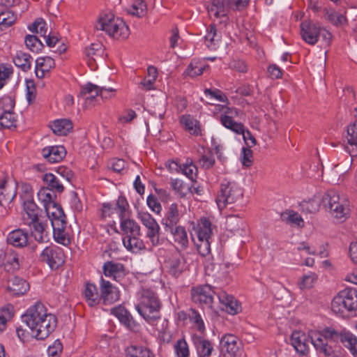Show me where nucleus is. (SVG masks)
I'll list each match as a JSON object with an SVG mask.
<instances>
[{
	"label": "nucleus",
	"instance_id": "obj_1",
	"mask_svg": "<svg viewBox=\"0 0 357 357\" xmlns=\"http://www.w3.org/2000/svg\"><path fill=\"white\" fill-rule=\"evenodd\" d=\"M22 320L38 340L47 337L55 330L57 324L56 316L47 313V309L41 303H37L29 307L22 316Z\"/></svg>",
	"mask_w": 357,
	"mask_h": 357
},
{
	"label": "nucleus",
	"instance_id": "obj_2",
	"mask_svg": "<svg viewBox=\"0 0 357 357\" xmlns=\"http://www.w3.org/2000/svg\"><path fill=\"white\" fill-rule=\"evenodd\" d=\"M29 198L31 196L28 195ZM40 208L31 199H27L23 203V209L21 212V220L24 225L30 227L33 230V235L36 241L43 243L48 241L47 224L43 222L39 218Z\"/></svg>",
	"mask_w": 357,
	"mask_h": 357
},
{
	"label": "nucleus",
	"instance_id": "obj_3",
	"mask_svg": "<svg viewBox=\"0 0 357 357\" xmlns=\"http://www.w3.org/2000/svg\"><path fill=\"white\" fill-rule=\"evenodd\" d=\"M135 308L150 324H154L161 317V303L156 293L150 289H143L139 292V303Z\"/></svg>",
	"mask_w": 357,
	"mask_h": 357
},
{
	"label": "nucleus",
	"instance_id": "obj_4",
	"mask_svg": "<svg viewBox=\"0 0 357 357\" xmlns=\"http://www.w3.org/2000/svg\"><path fill=\"white\" fill-rule=\"evenodd\" d=\"M321 204L334 218L341 222L344 221L349 215V202L334 190H328L323 196Z\"/></svg>",
	"mask_w": 357,
	"mask_h": 357
},
{
	"label": "nucleus",
	"instance_id": "obj_5",
	"mask_svg": "<svg viewBox=\"0 0 357 357\" xmlns=\"http://www.w3.org/2000/svg\"><path fill=\"white\" fill-rule=\"evenodd\" d=\"M97 30L105 31L107 35L114 38H123L129 34V29L125 22L115 18L112 13H105L101 15L95 25Z\"/></svg>",
	"mask_w": 357,
	"mask_h": 357
},
{
	"label": "nucleus",
	"instance_id": "obj_6",
	"mask_svg": "<svg viewBox=\"0 0 357 357\" xmlns=\"http://www.w3.org/2000/svg\"><path fill=\"white\" fill-rule=\"evenodd\" d=\"M331 310L340 315H342L344 310H357V289L347 287L340 291L332 301Z\"/></svg>",
	"mask_w": 357,
	"mask_h": 357
},
{
	"label": "nucleus",
	"instance_id": "obj_7",
	"mask_svg": "<svg viewBox=\"0 0 357 357\" xmlns=\"http://www.w3.org/2000/svg\"><path fill=\"white\" fill-rule=\"evenodd\" d=\"M243 190L234 183H222L216 198V202L220 209H223L227 204H231L241 199Z\"/></svg>",
	"mask_w": 357,
	"mask_h": 357
},
{
	"label": "nucleus",
	"instance_id": "obj_8",
	"mask_svg": "<svg viewBox=\"0 0 357 357\" xmlns=\"http://www.w3.org/2000/svg\"><path fill=\"white\" fill-rule=\"evenodd\" d=\"M39 261L46 263L52 269H57L65 261L63 250L56 245L46 247L39 256Z\"/></svg>",
	"mask_w": 357,
	"mask_h": 357
},
{
	"label": "nucleus",
	"instance_id": "obj_9",
	"mask_svg": "<svg viewBox=\"0 0 357 357\" xmlns=\"http://www.w3.org/2000/svg\"><path fill=\"white\" fill-rule=\"evenodd\" d=\"M214 291L210 285H199L191 290V296L195 303L202 307L211 308L213 302Z\"/></svg>",
	"mask_w": 357,
	"mask_h": 357
},
{
	"label": "nucleus",
	"instance_id": "obj_10",
	"mask_svg": "<svg viewBox=\"0 0 357 357\" xmlns=\"http://www.w3.org/2000/svg\"><path fill=\"white\" fill-rule=\"evenodd\" d=\"M320 25L310 20H305L301 24V35L303 40L309 45H314L318 41Z\"/></svg>",
	"mask_w": 357,
	"mask_h": 357
},
{
	"label": "nucleus",
	"instance_id": "obj_11",
	"mask_svg": "<svg viewBox=\"0 0 357 357\" xmlns=\"http://www.w3.org/2000/svg\"><path fill=\"white\" fill-rule=\"evenodd\" d=\"M232 8L231 0H211L206 6L210 17H215L227 16L228 10Z\"/></svg>",
	"mask_w": 357,
	"mask_h": 357
},
{
	"label": "nucleus",
	"instance_id": "obj_12",
	"mask_svg": "<svg viewBox=\"0 0 357 357\" xmlns=\"http://www.w3.org/2000/svg\"><path fill=\"white\" fill-rule=\"evenodd\" d=\"M184 266L183 257L179 253L172 255L165 262L167 272L174 277H177L183 272Z\"/></svg>",
	"mask_w": 357,
	"mask_h": 357
},
{
	"label": "nucleus",
	"instance_id": "obj_13",
	"mask_svg": "<svg viewBox=\"0 0 357 357\" xmlns=\"http://www.w3.org/2000/svg\"><path fill=\"white\" fill-rule=\"evenodd\" d=\"M103 272L106 277L112 278L116 281H119L126 275V269L123 264L114 261H107L103 265Z\"/></svg>",
	"mask_w": 357,
	"mask_h": 357
},
{
	"label": "nucleus",
	"instance_id": "obj_14",
	"mask_svg": "<svg viewBox=\"0 0 357 357\" xmlns=\"http://www.w3.org/2000/svg\"><path fill=\"white\" fill-rule=\"evenodd\" d=\"M180 220V213L176 204H172L162 219V225L165 230H172L173 227H177Z\"/></svg>",
	"mask_w": 357,
	"mask_h": 357
},
{
	"label": "nucleus",
	"instance_id": "obj_15",
	"mask_svg": "<svg viewBox=\"0 0 357 357\" xmlns=\"http://www.w3.org/2000/svg\"><path fill=\"white\" fill-rule=\"evenodd\" d=\"M45 159L50 163L59 162L66 156V151L63 146H53L45 147L42 150Z\"/></svg>",
	"mask_w": 357,
	"mask_h": 357
},
{
	"label": "nucleus",
	"instance_id": "obj_16",
	"mask_svg": "<svg viewBox=\"0 0 357 357\" xmlns=\"http://www.w3.org/2000/svg\"><path fill=\"white\" fill-rule=\"evenodd\" d=\"M111 313L116 317L128 329L135 331L137 326L130 312L123 307L119 305L111 310Z\"/></svg>",
	"mask_w": 357,
	"mask_h": 357
},
{
	"label": "nucleus",
	"instance_id": "obj_17",
	"mask_svg": "<svg viewBox=\"0 0 357 357\" xmlns=\"http://www.w3.org/2000/svg\"><path fill=\"white\" fill-rule=\"evenodd\" d=\"M312 343L319 352L323 353L326 356H331L334 354V349L330 342H325L321 339V335L317 332H312L310 335Z\"/></svg>",
	"mask_w": 357,
	"mask_h": 357
},
{
	"label": "nucleus",
	"instance_id": "obj_18",
	"mask_svg": "<svg viewBox=\"0 0 357 357\" xmlns=\"http://www.w3.org/2000/svg\"><path fill=\"white\" fill-rule=\"evenodd\" d=\"M29 283L21 278L15 276L8 281L7 289L13 295H23L29 290Z\"/></svg>",
	"mask_w": 357,
	"mask_h": 357
},
{
	"label": "nucleus",
	"instance_id": "obj_19",
	"mask_svg": "<svg viewBox=\"0 0 357 357\" xmlns=\"http://www.w3.org/2000/svg\"><path fill=\"white\" fill-rule=\"evenodd\" d=\"M100 292V299L102 298L105 303H112L119 298L116 287L104 279L101 280Z\"/></svg>",
	"mask_w": 357,
	"mask_h": 357
},
{
	"label": "nucleus",
	"instance_id": "obj_20",
	"mask_svg": "<svg viewBox=\"0 0 357 357\" xmlns=\"http://www.w3.org/2000/svg\"><path fill=\"white\" fill-rule=\"evenodd\" d=\"M233 114V109L227 108L225 114H221L220 116V121L222 126L225 128L231 130L236 134H244L243 125L241 123L234 121L229 114Z\"/></svg>",
	"mask_w": 357,
	"mask_h": 357
},
{
	"label": "nucleus",
	"instance_id": "obj_21",
	"mask_svg": "<svg viewBox=\"0 0 357 357\" xmlns=\"http://www.w3.org/2000/svg\"><path fill=\"white\" fill-rule=\"evenodd\" d=\"M15 195V191L8 186L7 178L5 177L0 181V206L5 208L8 206Z\"/></svg>",
	"mask_w": 357,
	"mask_h": 357
},
{
	"label": "nucleus",
	"instance_id": "obj_22",
	"mask_svg": "<svg viewBox=\"0 0 357 357\" xmlns=\"http://www.w3.org/2000/svg\"><path fill=\"white\" fill-rule=\"evenodd\" d=\"M218 298L220 302L225 305V310L228 313L236 314L239 312L241 306L233 296L222 292L219 294Z\"/></svg>",
	"mask_w": 357,
	"mask_h": 357
},
{
	"label": "nucleus",
	"instance_id": "obj_23",
	"mask_svg": "<svg viewBox=\"0 0 357 357\" xmlns=\"http://www.w3.org/2000/svg\"><path fill=\"white\" fill-rule=\"evenodd\" d=\"M100 89L98 85L92 83H87L82 87L81 95H89L85 100L86 106L94 105L96 97L100 96Z\"/></svg>",
	"mask_w": 357,
	"mask_h": 357
},
{
	"label": "nucleus",
	"instance_id": "obj_24",
	"mask_svg": "<svg viewBox=\"0 0 357 357\" xmlns=\"http://www.w3.org/2000/svg\"><path fill=\"white\" fill-rule=\"evenodd\" d=\"M49 126L54 134H67L73 131V122L67 119H56Z\"/></svg>",
	"mask_w": 357,
	"mask_h": 357
},
{
	"label": "nucleus",
	"instance_id": "obj_25",
	"mask_svg": "<svg viewBox=\"0 0 357 357\" xmlns=\"http://www.w3.org/2000/svg\"><path fill=\"white\" fill-rule=\"evenodd\" d=\"M220 344L222 349L231 356H235L238 350V339L234 335H225L221 338Z\"/></svg>",
	"mask_w": 357,
	"mask_h": 357
},
{
	"label": "nucleus",
	"instance_id": "obj_26",
	"mask_svg": "<svg viewBox=\"0 0 357 357\" xmlns=\"http://www.w3.org/2000/svg\"><path fill=\"white\" fill-rule=\"evenodd\" d=\"M83 294L85 301L89 306L93 307L99 303L100 296L95 284L87 282L85 285Z\"/></svg>",
	"mask_w": 357,
	"mask_h": 357
},
{
	"label": "nucleus",
	"instance_id": "obj_27",
	"mask_svg": "<svg viewBox=\"0 0 357 357\" xmlns=\"http://www.w3.org/2000/svg\"><path fill=\"white\" fill-rule=\"evenodd\" d=\"M291 344L297 352L305 354L307 350V343L305 335L301 331H294L291 337Z\"/></svg>",
	"mask_w": 357,
	"mask_h": 357
},
{
	"label": "nucleus",
	"instance_id": "obj_28",
	"mask_svg": "<svg viewBox=\"0 0 357 357\" xmlns=\"http://www.w3.org/2000/svg\"><path fill=\"white\" fill-rule=\"evenodd\" d=\"M194 344L199 357H210L211 356L213 347L209 340L197 337L194 340Z\"/></svg>",
	"mask_w": 357,
	"mask_h": 357
},
{
	"label": "nucleus",
	"instance_id": "obj_29",
	"mask_svg": "<svg viewBox=\"0 0 357 357\" xmlns=\"http://www.w3.org/2000/svg\"><path fill=\"white\" fill-rule=\"evenodd\" d=\"M222 36L215 25L211 24L207 30V33L204 37L206 46L211 50H216L221 40Z\"/></svg>",
	"mask_w": 357,
	"mask_h": 357
},
{
	"label": "nucleus",
	"instance_id": "obj_30",
	"mask_svg": "<svg viewBox=\"0 0 357 357\" xmlns=\"http://www.w3.org/2000/svg\"><path fill=\"white\" fill-rule=\"evenodd\" d=\"M7 241L15 247L22 248L28 244V234L22 229H16L9 234Z\"/></svg>",
	"mask_w": 357,
	"mask_h": 357
},
{
	"label": "nucleus",
	"instance_id": "obj_31",
	"mask_svg": "<svg viewBox=\"0 0 357 357\" xmlns=\"http://www.w3.org/2000/svg\"><path fill=\"white\" fill-rule=\"evenodd\" d=\"M197 151L200 156L198 160V163L200 167L204 169H209L212 168L215 163V160L213 153L208 149H205L203 146Z\"/></svg>",
	"mask_w": 357,
	"mask_h": 357
},
{
	"label": "nucleus",
	"instance_id": "obj_32",
	"mask_svg": "<svg viewBox=\"0 0 357 357\" xmlns=\"http://www.w3.org/2000/svg\"><path fill=\"white\" fill-rule=\"evenodd\" d=\"M340 339L354 357H357V337L349 332L340 334Z\"/></svg>",
	"mask_w": 357,
	"mask_h": 357
},
{
	"label": "nucleus",
	"instance_id": "obj_33",
	"mask_svg": "<svg viewBox=\"0 0 357 357\" xmlns=\"http://www.w3.org/2000/svg\"><path fill=\"white\" fill-rule=\"evenodd\" d=\"M139 237V236H125L123 238L124 246L133 252L144 250V243Z\"/></svg>",
	"mask_w": 357,
	"mask_h": 357
},
{
	"label": "nucleus",
	"instance_id": "obj_34",
	"mask_svg": "<svg viewBox=\"0 0 357 357\" xmlns=\"http://www.w3.org/2000/svg\"><path fill=\"white\" fill-rule=\"evenodd\" d=\"M4 266L8 271H15L20 269V259L17 253L14 251H8L4 256Z\"/></svg>",
	"mask_w": 357,
	"mask_h": 357
},
{
	"label": "nucleus",
	"instance_id": "obj_35",
	"mask_svg": "<svg viewBox=\"0 0 357 357\" xmlns=\"http://www.w3.org/2000/svg\"><path fill=\"white\" fill-rule=\"evenodd\" d=\"M31 61L32 57L29 54L22 51L17 52L13 56L15 65L24 71H27L31 68Z\"/></svg>",
	"mask_w": 357,
	"mask_h": 357
},
{
	"label": "nucleus",
	"instance_id": "obj_36",
	"mask_svg": "<svg viewBox=\"0 0 357 357\" xmlns=\"http://www.w3.org/2000/svg\"><path fill=\"white\" fill-rule=\"evenodd\" d=\"M126 357H155L150 349L142 346L131 345L126 349Z\"/></svg>",
	"mask_w": 357,
	"mask_h": 357
},
{
	"label": "nucleus",
	"instance_id": "obj_37",
	"mask_svg": "<svg viewBox=\"0 0 357 357\" xmlns=\"http://www.w3.org/2000/svg\"><path fill=\"white\" fill-rule=\"evenodd\" d=\"M121 228L125 236H140V227L130 219L121 220Z\"/></svg>",
	"mask_w": 357,
	"mask_h": 357
},
{
	"label": "nucleus",
	"instance_id": "obj_38",
	"mask_svg": "<svg viewBox=\"0 0 357 357\" xmlns=\"http://www.w3.org/2000/svg\"><path fill=\"white\" fill-rule=\"evenodd\" d=\"M167 231L173 235L175 242H177L182 248H185L188 246V239L184 227L177 226L173 227L172 230H168Z\"/></svg>",
	"mask_w": 357,
	"mask_h": 357
},
{
	"label": "nucleus",
	"instance_id": "obj_39",
	"mask_svg": "<svg viewBox=\"0 0 357 357\" xmlns=\"http://www.w3.org/2000/svg\"><path fill=\"white\" fill-rule=\"evenodd\" d=\"M198 239H210L212 235L211 222L207 218H202L197 231Z\"/></svg>",
	"mask_w": 357,
	"mask_h": 357
},
{
	"label": "nucleus",
	"instance_id": "obj_40",
	"mask_svg": "<svg viewBox=\"0 0 357 357\" xmlns=\"http://www.w3.org/2000/svg\"><path fill=\"white\" fill-rule=\"evenodd\" d=\"M16 20V17L11 11L0 8V31L10 26Z\"/></svg>",
	"mask_w": 357,
	"mask_h": 357
},
{
	"label": "nucleus",
	"instance_id": "obj_41",
	"mask_svg": "<svg viewBox=\"0 0 357 357\" xmlns=\"http://www.w3.org/2000/svg\"><path fill=\"white\" fill-rule=\"evenodd\" d=\"M43 181L47 185L46 188L51 191H56L61 193L63 191L64 187L61 181L52 174H45L43 176Z\"/></svg>",
	"mask_w": 357,
	"mask_h": 357
},
{
	"label": "nucleus",
	"instance_id": "obj_42",
	"mask_svg": "<svg viewBox=\"0 0 357 357\" xmlns=\"http://www.w3.org/2000/svg\"><path fill=\"white\" fill-rule=\"evenodd\" d=\"M103 50L99 45L92 44L89 47L86 49V55L89 58L88 63L92 70L96 68L93 67V63L97 61V58L100 56Z\"/></svg>",
	"mask_w": 357,
	"mask_h": 357
},
{
	"label": "nucleus",
	"instance_id": "obj_43",
	"mask_svg": "<svg viewBox=\"0 0 357 357\" xmlns=\"http://www.w3.org/2000/svg\"><path fill=\"white\" fill-rule=\"evenodd\" d=\"M324 17L335 26H342L347 22L346 17L342 14L333 10H326Z\"/></svg>",
	"mask_w": 357,
	"mask_h": 357
},
{
	"label": "nucleus",
	"instance_id": "obj_44",
	"mask_svg": "<svg viewBox=\"0 0 357 357\" xmlns=\"http://www.w3.org/2000/svg\"><path fill=\"white\" fill-rule=\"evenodd\" d=\"M176 357H190V348L185 339L178 340L174 344Z\"/></svg>",
	"mask_w": 357,
	"mask_h": 357
},
{
	"label": "nucleus",
	"instance_id": "obj_45",
	"mask_svg": "<svg viewBox=\"0 0 357 357\" xmlns=\"http://www.w3.org/2000/svg\"><path fill=\"white\" fill-rule=\"evenodd\" d=\"M45 211L50 220L64 218L66 216L61 206L55 202L50 205H47Z\"/></svg>",
	"mask_w": 357,
	"mask_h": 357
},
{
	"label": "nucleus",
	"instance_id": "obj_46",
	"mask_svg": "<svg viewBox=\"0 0 357 357\" xmlns=\"http://www.w3.org/2000/svg\"><path fill=\"white\" fill-rule=\"evenodd\" d=\"M181 123L188 131L193 130L195 134H198V132H201L199 127V122L190 116H183L181 118Z\"/></svg>",
	"mask_w": 357,
	"mask_h": 357
},
{
	"label": "nucleus",
	"instance_id": "obj_47",
	"mask_svg": "<svg viewBox=\"0 0 357 357\" xmlns=\"http://www.w3.org/2000/svg\"><path fill=\"white\" fill-rule=\"evenodd\" d=\"M281 218L283 221L287 223L294 224L299 227L303 226V220L301 216L294 211L284 212L281 214Z\"/></svg>",
	"mask_w": 357,
	"mask_h": 357
},
{
	"label": "nucleus",
	"instance_id": "obj_48",
	"mask_svg": "<svg viewBox=\"0 0 357 357\" xmlns=\"http://www.w3.org/2000/svg\"><path fill=\"white\" fill-rule=\"evenodd\" d=\"M205 68L206 66L203 65L200 61L193 60L188 66L186 73L192 77H196L202 75Z\"/></svg>",
	"mask_w": 357,
	"mask_h": 357
},
{
	"label": "nucleus",
	"instance_id": "obj_49",
	"mask_svg": "<svg viewBox=\"0 0 357 357\" xmlns=\"http://www.w3.org/2000/svg\"><path fill=\"white\" fill-rule=\"evenodd\" d=\"M29 29L31 32L37 33L44 38L47 36V24L42 19L36 20L31 26H29Z\"/></svg>",
	"mask_w": 357,
	"mask_h": 357
},
{
	"label": "nucleus",
	"instance_id": "obj_50",
	"mask_svg": "<svg viewBox=\"0 0 357 357\" xmlns=\"http://www.w3.org/2000/svg\"><path fill=\"white\" fill-rule=\"evenodd\" d=\"M38 197L39 200L44 204L45 208H46L47 205H50L54 202V199L56 195L49 188H43L38 192Z\"/></svg>",
	"mask_w": 357,
	"mask_h": 357
},
{
	"label": "nucleus",
	"instance_id": "obj_51",
	"mask_svg": "<svg viewBox=\"0 0 357 357\" xmlns=\"http://www.w3.org/2000/svg\"><path fill=\"white\" fill-rule=\"evenodd\" d=\"M188 316L194 326L197 328L199 331L203 332L205 329L204 324L201 315L198 313V312L194 309H190Z\"/></svg>",
	"mask_w": 357,
	"mask_h": 357
},
{
	"label": "nucleus",
	"instance_id": "obj_52",
	"mask_svg": "<svg viewBox=\"0 0 357 357\" xmlns=\"http://www.w3.org/2000/svg\"><path fill=\"white\" fill-rule=\"evenodd\" d=\"M26 47L32 52H38L43 47V43L35 36L28 35L25 38Z\"/></svg>",
	"mask_w": 357,
	"mask_h": 357
},
{
	"label": "nucleus",
	"instance_id": "obj_53",
	"mask_svg": "<svg viewBox=\"0 0 357 357\" xmlns=\"http://www.w3.org/2000/svg\"><path fill=\"white\" fill-rule=\"evenodd\" d=\"M36 64L37 68H43V71L49 72L55 66L54 61L50 56L40 57L36 59Z\"/></svg>",
	"mask_w": 357,
	"mask_h": 357
},
{
	"label": "nucleus",
	"instance_id": "obj_54",
	"mask_svg": "<svg viewBox=\"0 0 357 357\" xmlns=\"http://www.w3.org/2000/svg\"><path fill=\"white\" fill-rule=\"evenodd\" d=\"M14 114L11 112H4L0 116V126L2 128L11 129L15 126Z\"/></svg>",
	"mask_w": 357,
	"mask_h": 357
},
{
	"label": "nucleus",
	"instance_id": "obj_55",
	"mask_svg": "<svg viewBox=\"0 0 357 357\" xmlns=\"http://www.w3.org/2000/svg\"><path fill=\"white\" fill-rule=\"evenodd\" d=\"M320 206V202L319 200L312 199L307 202H303L301 204V208L303 212L305 213L313 214L316 213Z\"/></svg>",
	"mask_w": 357,
	"mask_h": 357
},
{
	"label": "nucleus",
	"instance_id": "obj_56",
	"mask_svg": "<svg viewBox=\"0 0 357 357\" xmlns=\"http://www.w3.org/2000/svg\"><path fill=\"white\" fill-rule=\"evenodd\" d=\"M146 9V3L142 0H139L132 5L131 8L128 10V13L132 15L141 17Z\"/></svg>",
	"mask_w": 357,
	"mask_h": 357
},
{
	"label": "nucleus",
	"instance_id": "obj_57",
	"mask_svg": "<svg viewBox=\"0 0 357 357\" xmlns=\"http://www.w3.org/2000/svg\"><path fill=\"white\" fill-rule=\"evenodd\" d=\"M139 218L147 229L158 226L155 220L148 213H139Z\"/></svg>",
	"mask_w": 357,
	"mask_h": 357
},
{
	"label": "nucleus",
	"instance_id": "obj_58",
	"mask_svg": "<svg viewBox=\"0 0 357 357\" xmlns=\"http://www.w3.org/2000/svg\"><path fill=\"white\" fill-rule=\"evenodd\" d=\"M321 335V339L324 340L325 342H330L334 343L335 340L340 337V335L337 331L329 328L324 329L321 333H317Z\"/></svg>",
	"mask_w": 357,
	"mask_h": 357
},
{
	"label": "nucleus",
	"instance_id": "obj_59",
	"mask_svg": "<svg viewBox=\"0 0 357 357\" xmlns=\"http://www.w3.org/2000/svg\"><path fill=\"white\" fill-rule=\"evenodd\" d=\"M317 279V276L314 273H310V274L305 275L303 277L302 280L299 283V287L301 289L311 288Z\"/></svg>",
	"mask_w": 357,
	"mask_h": 357
},
{
	"label": "nucleus",
	"instance_id": "obj_60",
	"mask_svg": "<svg viewBox=\"0 0 357 357\" xmlns=\"http://www.w3.org/2000/svg\"><path fill=\"white\" fill-rule=\"evenodd\" d=\"M210 239H198L197 249L198 252L203 257L208 255L211 252Z\"/></svg>",
	"mask_w": 357,
	"mask_h": 357
},
{
	"label": "nucleus",
	"instance_id": "obj_61",
	"mask_svg": "<svg viewBox=\"0 0 357 357\" xmlns=\"http://www.w3.org/2000/svg\"><path fill=\"white\" fill-rule=\"evenodd\" d=\"M147 237L150 239L153 245H158L160 244V227L159 225L151 229H148Z\"/></svg>",
	"mask_w": 357,
	"mask_h": 357
},
{
	"label": "nucleus",
	"instance_id": "obj_62",
	"mask_svg": "<svg viewBox=\"0 0 357 357\" xmlns=\"http://www.w3.org/2000/svg\"><path fill=\"white\" fill-rule=\"evenodd\" d=\"M182 171L183 173L190 180H195L197 177V168L194 164H192V162L184 165Z\"/></svg>",
	"mask_w": 357,
	"mask_h": 357
},
{
	"label": "nucleus",
	"instance_id": "obj_63",
	"mask_svg": "<svg viewBox=\"0 0 357 357\" xmlns=\"http://www.w3.org/2000/svg\"><path fill=\"white\" fill-rule=\"evenodd\" d=\"M53 235L55 241L61 244L66 245L70 243V238L66 229L53 231Z\"/></svg>",
	"mask_w": 357,
	"mask_h": 357
},
{
	"label": "nucleus",
	"instance_id": "obj_64",
	"mask_svg": "<svg viewBox=\"0 0 357 357\" xmlns=\"http://www.w3.org/2000/svg\"><path fill=\"white\" fill-rule=\"evenodd\" d=\"M242 154H243V158H242V164L245 167H250L252 164V159H253V152L251 149L248 148H243L242 149Z\"/></svg>",
	"mask_w": 357,
	"mask_h": 357
}]
</instances>
